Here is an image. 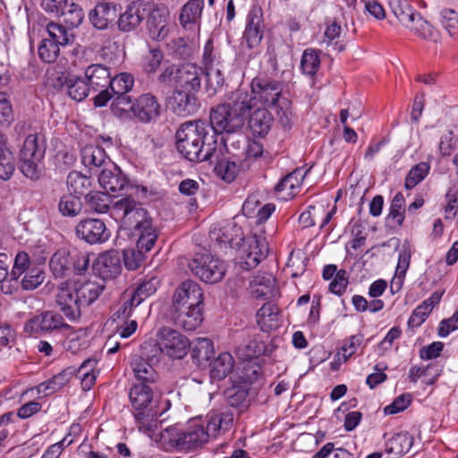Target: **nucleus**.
Returning a JSON list of instances; mask_svg holds the SVG:
<instances>
[{
	"label": "nucleus",
	"mask_w": 458,
	"mask_h": 458,
	"mask_svg": "<svg viewBox=\"0 0 458 458\" xmlns=\"http://www.w3.org/2000/svg\"><path fill=\"white\" fill-rule=\"evenodd\" d=\"M404 203L405 199L403 193L397 192L391 201L390 210L387 216L389 222H393L398 226L403 225L405 213Z\"/></svg>",
	"instance_id": "obj_56"
},
{
	"label": "nucleus",
	"mask_w": 458,
	"mask_h": 458,
	"mask_svg": "<svg viewBox=\"0 0 458 458\" xmlns=\"http://www.w3.org/2000/svg\"><path fill=\"white\" fill-rule=\"evenodd\" d=\"M67 188L70 194L81 198L83 195L89 194L88 191L91 187V179L81 173L72 171L67 176Z\"/></svg>",
	"instance_id": "obj_45"
},
{
	"label": "nucleus",
	"mask_w": 458,
	"mask_h": 458,
	"mask_svg": "<svg viewBox=\"0 0 458 458\" xmlns=\"http://www.w3.org/2000/svg\"><path fill=\"white\" fill-rule=\"evenodd\" d=\"M56 304L69 320L75 321L81 318V302L75 294L73 286H71L68 282L62 283L58 287Z\"/></svg>",
	"instance_id": "obj_15"
},
{
	"label": "nucleus",
	"mask_w": 458,
	"mask_h": 458,
	"mask_svg": "<svg viewBox=\"0 0 458 458\" xmlns=\"http://www.w3.org/2000/svg\"><path fill=\"white\" fill-rule=\"evenodd\" d=\"M81 163L90 171L96 173L102 166L110 164V159L103 148L94 145H87L81 149Z\"/></svg>",
	"instance_id": "obj_32"
},
{
	"label": "nucleus",
	"mask_w": 458,
	"mask_h": 458,
	"mask_svg": "<svg viewBox=\"0 0 458 458\" xmlns=\"http://www.w3.org/2000/svg\"><path fill=\"white\" fill-rule=\"evenodd\" d=\"M341 26L335 21H333L327 27L325 31L327 50V55H339L344 53L346 49V45L342 42H339L338 40L335 41L336 38H339Z\"/></svg>",
	"instance_id": "obj_48"
},
{
	"label": "nucleus",
	"mask_w": 458,
	"mask_h": 458,
	"mask_svg": "<svg viewBox=\"0 0 458 458\" xmlns=\"http://www.w3.org/2000/svg\"><path fill=\"white\" fill-rule=\"evenodd\" d=\"M284 85L281 81L264 78L255 77L250 82V90L254 101L275 107L285 97L283 96Z\"/></svg>",
	"instance_id": "obj_12"
},
{
	"label": "nucleus",
	"mask_w": 458,
	"mask_h": 458,
	"mask_svg": "<svg viewBox=\"0 0 458 458\" xmlns=\"http://www.w3.org/2000/svg\"><path fill=\"white\" fill-rule=\"evenodd\" d=\"M149 37L153 40L162 41L170 33L169 11L165 6H157L149 13L148 19Z\"/></svg>",
	"instance_id": "obj_20"
},
{
	"label": "nucleus",
	"mask_w": 458,
	"mask_h": 458,
	"mask_svg": "<svg viewBox=\"0 0 458 458\" xmlns=\"http://www.w3.org/2000/svg\"><path fill=\"white\" fill-rule=\"evenodd\" d=\"M47 148L45 136L40 133L29 134L19 153L20 170L31 180L39 178L41 164Z\"/></svg>",
	"instance_id": "obj_6"
},
{
	"label": "nucleus",
	"mask_w": 458,
	"mask_h": 458,
	"mask_svg": "<svg viewBox=\"0 0 458 458\" xmlns=\"http://www.w3.org/2000/svg\"><path fill=\"white\" fill-rule=\"evenodd\" d=\"M208 364L210 366V377L213 380L220 381L233 371L234 359L231 353L224 352L212 361H209Z\"/></svg>",
	"instance_id": "obj_36"
},
{
	"label": "nucleus",
	"mask_w": 458,
	"mask_h": 458,
	"mask_svg": "<svg viewBox=\"0 0 458 458\" xmlns=\"http://www.w3.org/2000/svg\"><path fill=\"white\" fill-rule=\"evenodd\" d=\"M74 367H68L60 373L53 376L50 379L40 383L37 386L38 394L47 396L63 388L75 374Z\"/></svg>",
	"instance_id": "obj_33"
},
{
	"label": "nucleus",
	"mask_w": 458,
	"mask_h": 458,
	"mask_svg": "<svg viewBox=\"0 0 458 458\" xmlns=\"http://www.w3.org/2000/svg\"><path fill=\"white\" fill-rule=\"evenodd\" d=\"M209 128L211 134L235 133L242 130L244 123L242 118L223 103L213 108L209 114Z\"/></svg>",
	"instance_id": "obj_10"
},
{
	"label": "nucleus",
	"mask_w": 458,
	"mask_h": 458,
	"mask_svg": "<svg viewBox=\"0 0 458 458\" xmlns=\"http://www.w3.org/2000/svg\"><path fill=\"white\" fill-rule=\"evenodd\" d=\"M233 420L230 412H209L205 420H193L184 430L175 427L166 428L161 437L173 448L192 451L203 446L220 431L228 430Z\"/></svg>",
	"instance_id": "obj_2"
},
{
	"label": "nucleus",
	"mask_w": 458,
	"mask_h": 458,
	"mask_svg": "<svg viewBox=\"0 0 458 458\" xmlns=\"http://www.w3.org/2000/svg\"><path fill=\"white\" fill-rule=\"evenodd\" d=\"M257 322L262 331L269 332L279 326V309L271 302L265 303L257 311Z\"/></svg>",
	"instance_id": "obj_35"
},
{
	"label": "nucleus",
	"mask_w": 458,
	"mask_h": 458,
	"mask_svg": "<svg viewBox=\"0 0 458 458\" xmlns=\"http://www.w3.org/2000/svg\"><path fill=\"white\" fill-rule=\"evenodd\" d=\"M413 17L404 27L422 38L436 42L438 38L437 31L434 30L419 12L415 11Z\"/></svg>",
	"instance_id": "obj_40"
},
{
	"label": "nucleus",
	"mask_w": 458,
	"mask_h": 458,
	"mask_svg": "<svg viewBox=\"0 0 458 458\" xmlns=\"http://www.w3.org/2000/svg\"><path fill=\"white\" fill-rule=\"evenodd\" d=\"M145 8L137 2L131 3L124 13L119 15L117 21L121 31L130 32L134 30L144 20Z\"/></svg>",
	"instance_id": "obj_27"
},
{
	"label": "nucleus",
	"mask_w": 458,
	"mask_h": 458,
	"mask_svg": "<svg viewBox=\"0 0 458 458\" xmlns=\"http://www.w3.org/2000/svg\"><path fill=\"white\" fill-rule=\"evenodd\" d=\"M209 238L215 248H236L238 263L246 270L256 267L268 250L264 239H259L255 234L244 237L242 228L235 223L222 226L215 225L209 232Z\"/></svg>",
	"instance_id": "obj_3"
},
{
	"label": "nucleus",
	"mask_w": 458,
	"mask_h": 458,
	"mask_svg": "<svg viewBox=\"0 0 458 458\" xmlns=\"http://www.w3.org/2000/svg\"><path fill=\"white\" fill-rule=\"evenodd\" d=\"M92 268L104 280L114 278L122 271L121 257L116 250L106 251L95 259Z\"/></svg>",
	"instance_id": "obj_18"
},
{
	"label": "nucleus",
	"mask_w": 458,
	"mask_h": 458,
	"mask_svg": "<svg viewBox=\"0 0 458 458\" xmlns=\"http://www.w3.org/2000/svg\"><path fill=\"white\" fill-rule=\"evenodd\" d=\"M35 264L30 260L27 252L19 251L14 258L13 266L9 273V276L17 284L20 277Z\"/></svg>",
	"instance_id": "obj_55"
},
{
	"label": "nucleus",
	"mask_w": 458,
	"mask_h": 458,
	"mask_svg": "<svg viewBox=\"0 0 458 458\" xmlns=\"http://www.w3.org/2000/svg\"><path fill=\"white\" fill-rule=\"evenodd\" d=\"M13 121L12 105L4 92H0V124L9 126Z\"/></svg>",
	"instance_id": "obj_63"
},
{
	"label": "nucleus",
	"mask_w": 458,
	"mask_h": 458,
	"mask_svg": "<svg viewBox=\"0 0 458 458\" xmlns=\"http://www.w3.org/2000/svg\"><path fill=\"white\" fill-rule=\"evenodd\" d=\"M388 5L403 26L414 18L416 10L411 5L409 0H389Z\"/></svg>",
	"instance_id": "obj_50"
},
{
	"label": "nucleus",
	"mask_w": 458,
	"mask_h": 458,
	"mask_svg": "<svg viewBox=\"0 0 458 458\" xmlns=\"http://www.w3.org/2000/svg\"><path fill=\"white\" fill-rule=\"evenodd\" d=\"M250 290L255 299H270L276 295V278L271 273H259L250 282Z\"/></svg>",
	"instance_id": "obj_24"
},
{
	"label": "nucleus",
	"mask_w": 458,
	"mask_h": 458,
	"mask_svg": "<svg viewBox=\"0 0 458 458\" xmlns=\"http://www.w3.org/2000/svg\"><path fill=\"white\" fill-rule=\"evenodd\" d=\"M214 352L213 342L208 338L199 337L192 343L191 356L199 367L206 366L213 358Z\"/></svg>",
	"instance_id": "obj_34"
},
{
	"label": "nucleus",
	"mask_w": 458,
	"mask_h": 458,
	"mask_svg": "<svg viewBox=\"0 0 458 458\" xmlns=\"http://www.w3.org/2000/svg\"><path fill=\"white\" fill-rule=\"evenodd\" d=\"M131 367L139 383L147 385L155 383L157 375L153 367L143 358L136 356L131 360Z\"/></svg>",
	"instance_id": "obj_41"
},
{
	"label": "nucleus",
	"mask_w": 458,
	"mask_h": 458,
	"mask_svg": "<svg viewBox=\"0 0 458 458\" xmlns=\"http://www.w3.org/2000/svg\"><path fill=\"white\" fill-rule=\"evenodd\" d=\"M204 6V0H189L181 10L179 21L187 30H194L199 26V21Z\"/></svg>",
	"instance_id": "obj_29"
},
{
	"label": "nucleus",
	"mask_w": 458,
	"mask_h": 458,
	"mask_svg": "<svg viewBox=\"0 0 458 458\" xmlns=\"http://www.w3.org/2000/svg\"><path fill=\"white\" fill-rule=\"evenodd\" d=\"M134 85V77L128 72H121L111 78L109 89L114 95H128Z\"/></svg>",
	"instance_id": "obj_51"
},
{
	"label": "nucleus",
	"mask_w": 458,
	"mask_h": 458,
	"mask_svg": "<svg viewBox=\"0 0 458 458\" xmlns=\"http://www.w3.org/2000/svg\"><path fill=\"white\" fill-rule=\"evenodd\" d=\"M73 288L81 307H88L98 299L105 289V285L95 281H78Z\"/></svg>",
	"instance_id": "obj_30"
},
{
	"label": "nucleus",
	"mask_w": 458,
	"mask_h": 458,
	"mask_svg": "<svg viewBox=\"0 0 458 458\" xmlns=\"http://www.w3.org/2000/svg\"><path fill=\"white\" fill-rule=\"evenodd\" d=\"M152 397V388L146 383H135L130 390L129 398L134 409V418L140 429L148 427L156 416V413L149 408Z\"/></svg>",
	"instance_id": "obj_9"
},
{
	"label": "nucleus",
	"mask_w": 458,
	"mask_h": 458,
	"mask_svg": "<svg viewBox=\"0 0 458 458\" xmlns=\"http://www.w3.org/2000/svg\"><path fill=\"white\" fill-rule=\"evenodd\" d=\"M411 403L410 394H403L394 400V402L384 408L385 414L392 415L403 411Z\"/></svg>",
	"instance_id": "obj_64"
},
{
	"label": "nucleus",
	"mask_w": 458,
	"mask_h": 458,
	"mask_svg": "<svg viewBox=\"0 0 458 458\" xmlns=\"http://www.w3.org/2000/svg\"><path fill=\"white\" fill-rule=\"evenodd\" d=\"M20 281L23 290L31 291L38 288L45 280V271L41 265L35 264L23 275Z\"/></svg>",
	"instance_id": "obj_49"
},
{
	"label": "nucleus",
	"mask_w": 458,
	"mask_h": 458,
	"mask_svg": "<svg viewBox=\"0 0 458 458\" xmlns=\"http://www.w3.org/2000/svg\"><path fill=\"white\" fill-rule=\"evenodd\" d=\"M167 106L178 116H189L199 109L198 99L193 92L175 89L168 98Z\"/></svg>",
	"instance_id": "obj_19"
},
{
	"label": "nucleus",
	"mask_w": 458,
	"mask_h": 458,
	"mask_svg": "<svg viewBox=\"0 0 458 458\" xmlns=\"http://www.w3.org/2000/svg\"><path fill=\"white\" fill-rule=\"evenodd\" d=\"M89 346V335L87 328H80L70 333L64 342V348L72 354L86 350Z\"/></svg>",
	"instance_id": "obj_43"
},
{
	"label": "nucleus",
	"mask_w": 458,
	"mask_h": 458,
	"mask_svg": "<svg viewBox=\"0 0 458 458\" xmlns=\"http://www.w3.org/2000/svg\"><path fill=\"white\" fill-rule=\"evenodd\" d=\"M309 170L303 171V168H296L293 172L283 177L275 186L277 193H284L283 199H288L293 198L301 185V182Z\"/></svg>",
	"instance_id": "obj_26"
},
{
	"label": "nucleus",
	"mask_w": 458,
	"mask_h": 458,
	"mask_svg": "<svg viewBox=\"0 0 458 458\" xmlns=\"http://www.w3.org/2000/svg\"><path fill=\"white\" fill-rule=\"evenodd\" d=\"M279 123L286 130H290L293 124L294 114L292 109V102L284 98L275 106Z\"/></svg>",
	"instance_id": "obj_57"
},
{
	"label": "nucleus",
	"mask_w": 458,
	"mask_h": 458,
	"mask_svg": "<svg viewBox=\"0 0 458 458\" xmlns=\"http://www.w3.org/2000/svg\"><path fill=\"white\" fill-rule=\"evenodd\" d=\"M100 186L108 193H118L129 183L126 176L116 166L111 165L110 168L104 167L99 175Z\"/></svg>",
	"instance_id": "obj_23"
},
{
	"label": "nucleus",
	"mask_w": 458,
	"mask_h": 458,
	"mask_svg": "<svg viewBox=\"0 0 458 458\" xmlns=\"http://www.w3.org/2000/svg\"><path fill=\"white\" fill-rule=\"evenodd\" d=\"M201 68L186 63L182 64H165L158 81L162 83L174 85L179 89L194 92L200 88Z\"/></svg>",
	"instance_id": "obj_7"
},
{
	"label": "nucleus",
	"mask_w": 458,
	"mask_h": 458,
	"mask_svg": "<svg viewBox=\"0 0 458 458\" xmlns=\"http://www.w3.org/2000/svg\"><path fill=\"white\" fill-rule=\"evenodd\" d=\"M203 299L204 295L199 284L192 280H186L174 291L171 310L202 307Z\"/></svg>",
	"instance_id": "obj_14"
},
{
	"label": "nucleus",
	"mask_w": 458,
	"mask_h": 458,
	"mask_svg": "<svg viewBox=\"0 0 458 458\" xmlns=\"http://www.w3.org/2000/svg\"><path fill=\"white\" fill-rule=\"evenodd\" d=\"M189 268L207 284L220 282L226 272L225 263L209 253H197L190 261Z\"/></svg>",
	"instance_id": "obj_8"
},
{
	"label": "nucleus",
	"mask_w": 458,
	"mask_h": 458,
	"mask_svg": "<svg viewBox=\"0 0 458 458\" xmlns=\"http://www.w3.org/2000/svg\"><path fill=\"white\" fill-rule=\"evenodd\" d=\"M113 216L137 237L136 248L123 250V260L129 270L137 269L144 259V253L149 251L157 239L156 227L148 212L132 197L127 196L115 201L112 208Z\"/></svg>",
	"instance_id": "obj_1"
},
{
	"label": "nucleus",
	"mask_w": 458,
	"mask_h": 458,
	"mask_svg": "<svg viewBox=\"0 0 458 458\" xmlns=\"http://www.w3.org/2000/svg\"><path fill=\"white\" fill-rule=\"evenodd\" d=\"M15 171L14 157L7 146L6 136L0 131V179L8 181Z\"/></svg>",
	"instance_id": "obj_38"
},
{
	"label": "nucleus",
	"mask_w": 458,
	"mask_h": 458,
	"mask_svg": "<svg viewBox=\"0 0 458 458\" xmlns=\"http://www.w3.org/2000/svg\"><path fill=\"white\" fill-rule=\"evenodd\" d=\"M86 198L89 208L96 213H106L109 208L112 211L114 206L110 208L111 200L107 193L93 191L87 194ZM114 204L115 202L113 205ZM111 215L113 216L112 212Z\"/></svg>",
	"instance_id": "obj_52"
},
{
	"label": "nucleus",
	"mask_w": 458,
	"mask_h": 458,
	"mask_svg": "<svg viewBox=\"0 0 458 458\" xmlns=\"http://www.w3.org/2000/svg\"><path fill=\"white\" fill-rule=\"evenodd\" d=\"M69 327L62 315L54 311H44L29 319L25 324L24 330L30 335H39Z\"/></svg>",
	"instance_id": "obj_13"
},
{
	"label": "nucleus",
	"mask_w": 458,
	"mask_h": 458,
	"mask_svg": "<svg viewBox=\"0 0 458 458\" xmlns=\"http://www.w3.org/2000/svg\"><path fill=\"white\" fill-rule=\"evenodd\" d=\"M85 78L94 91L109 86L111 73L106 66L102 64L89 65L85 71Z\"/></svg>",
	"instance_id": "obj_37"
},
{
	"label": "nucleus",
	"mask_w": 458,
	"mask_h": 458,
	"mask_svg": "<svg viewBox=\"0 0 458 458\" xmlns=\"http://www.w3.org/2000/svg\"><path fill=\"white\" fill-rule=\"evenodd\" d=\"M62 13L58 17L71 28L78 27L83 21L84 12L82 8L72 0H65L63 4Z\"/></svg>",
	"instance_id": "obj_46"
},
{
	"label": "nucleus",
	"mask_w": 458,
	"mask_h": 458,
	"mask_svg": "<svg viewBox=\"0 0 458 458\" xmlns=\"http://www.w3.org/2000/svg\"><path fill=\"white\" fill-rule=\"evenodd\" d=\"M68 95L76 101H82L89 95L91 89L87 80L73 75L68 84Z\"/></svg>",
	"instance_id": "obj_54"
},
{
	"label": "nucleus",
	"mask_w": 458,
	"mask_h": 458,
	"mask_svg": "<svg viewBox=\"0 0 458 458\" xmlns=\"http://www.w3.org/2000/svg\"><path fill=\"white\" fill-rule=\"evenodd\" d=\"M265 350L266 345L264 342L258 339H251L242 347H239V351L243 352L242 355L246 360H250L263 354Z\"/></svg>",
	"instance_id": "obj_62"
},
{
	"label": "nucleus",
	"mask_w": 458,
	"mask_h": 458,
	"mask_svg": "<svg viewBox=\"0 0 458 458\" xmlns=\"http://www.w3.org/2000/svg\"><path fill=\"white\" fill-rule=\"evenodd\" d=\"M172 319L175 326L186 331L195 330L203 320L202 307L182 308L180 310H171Z\"/></svg>",
	"instance_id": "obj_25"
},
{
	"label": "nucleus",
	"mask_w": 458,
	"mask_h": 458,
	"mask_svg": "<svg viewBox=\"0 0 458 458\" xmlns=\"http://www.w3.org/2000/svg\"><path fill=\"white\" fill-rule=\"evenodd\" d=\"M110 105L111 113L121 120L132 118L134 100L129 95H114Z\"/></svg>",
	"instance_id": "obj_42"
},
{
	"label": "nucleus",
	"mask_w": 458,
	"mask_h": 458,
	"mask_svg": "<svg viewBox=\"0 0 458 458\" xmlns=\"http://www.w3.org/2000/svg\"><path fill=\"white\" fill-rule=\"evenodd\" d=\"M90 262V254L76 248H60L56 250L49 260V268L53 276L57 278L69 277L72 275L84 274Z\"/></svg>",
	"instance_id": "obj_5"
},
{
	"label": "nucleus",
	"mask_w": 458,
	"mask_h": 458,
	"mask_svg": "<svg viewBox=\"0 0 458 458\" xmlns=\"http://www.w3.org/2000/svg\"><path fill=\"white\" fill-rule=\"evenodd\" d=\"M118 15L116 5L111 3L102 2L98 4L89 12V18L92 25L98 30H105L110 22L115 21Z\"/></svg>",
	"instance_id": "obj_28"
},
{
	"label": "nucleus",
	"mask_w": 458,
	"mask_h": 458,
	"mask_svg": "<svg viewBox=\"0 0 458 458\" xmlns=\"http://www.w3.org/2000/svg\"><path fill=\"white\" fill-rule=\"evenodd\" d=\"M79 238L89 244L103 243L110 237V232L101 219L88 218L81 220L76 226Z\"/></svg>",
	"instance_id": "obj_17"
},
{
	"label": "nucleus",
	"mask_w": 458,
	"mask_h": 458,
	"mask_svg": "<svg viewBox=\"0 0 458 458\" xmlns=\"http://www.w3.org/2000/svg\"><path fill=\"white\" fill-rule=\"evenodd\" d=\"M170 54L179 57H191L195 54L196 46L192 41L179 38L167 44Z\"/></svg>",
	"instance_id": "obj_59"
},
{
	"label": "nucleus",
	"mask_w": 458,
	"mask_h": 458,
	"mask_svg": "<svg viewBox=\"0 0 458 458\" xmlns=\"http://www.w3.org/2000/svg\"><path fill=\"white\" fill-rule=\"evenodd\" d=\"M58 208L63 216L74 217L82 208L81 198L72 194L64 195L59 200Z\"/></svg>",
	"instance_id": "obj_53"
},
{
	"label": "nucleus",
	"mask_w": 458,
	"mask_h": 458,
	"mask_svg": "<svg viewBox=\"0 0 458 458\" xmlns=\"http://www.w3.org/2000/svg\"><path fill=\"white\" fill-rule=\"evenodd\" d=\"M223 104L239 114L242 118V123H245L246 117L255 108L256 102L251 92L239 89L231 92Z\"/></svg>",
	"instance_id": "obj_21"
},
{
	"label": "nucleus",
	"mask_w": 458,
	"mask_h": 458,
	"mask_svg": "<svg viewBox=\"0 0 458 458\" xmlns=\"http://www.w3.org/2000/svg\"><path fill=\"white\" fill-rule=\"evenodd\" d=\"M430 165L427 162H420L412 166L405 178L404 186L407 190L413 189L429 173Z\"/></svg>",
	"instance_id": "obj_58"
},
{
	"label": "nucleus",
	"mask_w": 458,
	"mask_h": 458,
	"mask_svg": "<svg viewBox=\"0 0 458 458\" xmlns=\"http://www.w3.org/2000/svg\"><path fill=\"white\" fill-rule=\"evenodd\" d=\"M160 281L157 276L145 277L131 295V301L140 305L145 299L156 293Z\"/></svg>",
	"instance_id": "obj_47"
},
{
	"label": "nucleus",
	"mask_w": 458,
	"mask_h": 458,
	"mask_svg": "<svg viewBox=\"0 0 458 458\" xmlns=\"http://www.w3.org/2000/svg\"><path fill=\"white\" fill-rule=\"evenodd\" d=\"M227 403L232 407H242L246 405L248 390L240 386H233L225 391Z\"/></svg>",
	"instance_id": "obj_60"
},
{
	"label": "nucleus",
	"mask_w": 458,
	"mask_h": 458,
	"mask_svg": "<svg viewBox=\"0 0 458 458\" xmlns=\"http://www.w3.org/2000/svg\"><path fill=\"white\" fill-rule=\"evenodd\" d=\"M413 445V437L407 431L395 433L386 442V452L402 456Z\"/></svg>",
	"instance_id": "obj_39"
},
{
	"label": "nucleus",
	"mask_w": 458,
	"mask_h": 458,
	"mask_svg": "<svg viewBox=\"0 0 458 458\" xmlns=\"http://www.w3.org/2000/svg\"><path fill=\"white\" fill-rule=\"evenodd\" d=\"M222 146L218 148V157L214 158L213 162H216L215 170L216 174L220 176L225 182H233L240 172V165L235 162L227 158H221Z\"/></svg>",
	"instance_id": "obj_44"
},
{
	"label": "nucleus",
	"mask_w": 458,
	"mask_h": 458,
	"mask_svg": "<svg viewBox=\"0 0 458 458\" xmlns=\"http://www.w3.org/2000/svg\"><path fill=\"white\" fill-rule=\"evenodd\" d=\"M249 116V127L255 136H266L274 123V116L266 107H257Z\"/></svg>",
	"instance_id": "obj_31"
},
{
	"label": "nucleus",
	"mask_w": 458,
	"mask_h": 458,
	"mask_svg": "<svg viewBox=\"0 0 458 458\" xmlns=\"http://www.w3.org/2000/svg\"><path fill=\"white\" fill-rule=\"evenodd\" d=\"M157 344L160 352L172 359H182L191 347L187 337L168 327L159 329Z\"/></svg>",
	"instance_id": "obj_11"
},
{
	"label": "nucleus",
	"mask_w": 458,
	"mask_h": 458,
	"mask_svg": "<svg viewBox=\"0 0 458 458\" xmlns=\"http://www.w3.org/2000/svg\"><path fill=\"white\" fill-rule=\"evenodd\" d=\"M161 105L157 98L150 94L145 93L134 99L132 118L142 123H148L156 121L161 114Z\"/></svg>",
	"instance_id": "obj_16"
},
{
	"label": "nucleus",
	"mask_w": 458,
	"mask_h": 458,
	"mask_svg": "<svg viewBox=\"0 0 458 458\" xmlns=\"http://www.w3.org/2000/svg\"><path fill=\"white\" fill-rule=\"evenodd\" d=\"M48 61L49 67L46 72V84L56 90H61L64 87H67L72 77L67 67V59H60V62L55 63Z\"/></svg>",
	"instance_id": "obj_22"
},
{
	"label": "nucleus",
	"mask_w": 458,
	"mask_h": 458,
	"mask_svg": "<svg viewBox=\"0 0 458 458\" xmlns=\"http://www.w3.org/2000/svg\"><path fill=\"white\" fill-rule=\"evenodd\" d=\"M176 147L191 162L209 161L218 157L216 136L211 134L207 122L198 120L182 123L176 132Z\"/></svg>",
	"instance_id": "obj_4"
},
{
	"label": "nucleus",
	"mask_w": 458,
	"mask_h": 458,
	"mask_svg": "<svg viewBox=\"0 0 458 458\" xmlns=\"http://www.w3.org/2000/svg\"><path fill=\"white\" fill-rule=\"evenodd\" d=\"M207 85L206 90L209 96H214L218 90H220L225 83V78L222 72L216 69L210 70L206 73Z\"/></svg>",
	"instance_id": "obj_61"
}]
</instances>
